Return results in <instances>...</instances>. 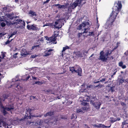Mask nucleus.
Here are the masks:
<instances>
[{
  "mask_svg": "<svg viewBox=\"0 0 128 128\" xmlns=\"http://www.w3.org/2000/svg\"><path fill=\"white\" fill-rule=\"evenodd\" d=\"M100 82V81H96V82H94V84L98 83H99Z\"/></svg>",
  "mask_w": 128,
  "mask_h": 128,
  "instance_id": "nucleus-55",
  "label": "nucleus"
},
{
  "mask_svg": "<svg viewBox=\"0 0 128 128\" xmlns=\"http://www.w3.org/2000/svg\"><path fill=\"white\" fill-rule=\"evenodd\" d=\"M53 114V112H50L46 113V114L44 115V117H46L48 116H51Z\"/></svg>",
  "mask_w": 128,
  "mask_h": 128,
  "instance_id": "nucleus-24",
  "label": "nucleus"
},
{
  "mask_svg": "<svg viewBox=\"0 0 128 128\" xmlns=\"http://www.w3.org/2000/svg\"><path fill=\"white\" fill-rule=\"evenodd\" d=\"M18 53H16L13 56V57H14V56H16L18 54Z\"/></svg>",
  "mask_w": 128,
  "mask_h": 128,
  "instance_id": "nucleus-58",
  "label": "nucleus"
},
{
  "mask_svg": "<svg viewBox=\"0 0 128 128\" xmlns=\"http://www.w3.org/2000/svg\"><path fill=\"white\" fill-rule=\"evenodd\" d=\"M43 33V31L42 32L40 33V35H42V34Z\"/></svg>",
  "mask_w": 128,
  "mask_h": 128,
  "instance_id": "nucleus-62",
  "label": "nucleus"
},
{
  "mask_svg": "<svg viewBox=\"0 0 128 128\" xmlns=\"http://www.w3.org/2000/svg\"><path fill=\"white\" fill-rule=\"evenodd\" d=\"M70 70L72 73H78V75L81 76L82 70L80 66L78 65H76L74 67H70Z\"/></svg>",
  "mask_w": 128,
  "mask_h": 128,
  "instance_id": "nucleus-5",
  "label": "nucleus"
},
{
  "mask_svg": "<svg viewBox=\"0 0 128 128\" xmlns=\"http://www.w3.org/2000/svg\"><path fill=\"white\" fill-rule=\"evenodd\" d=\"M35 98V97L34 96H30V100H32V99H34Z\"/></svg>",
  "mask_w": 128,
  "mask_h": 128,
  "instance_id": "nucleus-48",
  "label": "nucleus"
},
{
  "mask_svg": "<svg viewBox=\"0 0 128 128\" xmlns=\"http://www.w3.org/2000/svg\"><path fill=\"white\" fill-rule=\"evenodd\" d=\"M120 120V118H118L116 119V121H119Z\"/></svg>",
  "mask_w": 128,
  "mask_h": 128,
  "instance_id": "nucleus-60",
  "label": "nucleus"
},
{
  "mask_svg": "<svg viewBox=\"0 0 128 128\" xmlns=\"http://www.w3.org/2000/svg\"><path fill=\"white\" fill-rule=\"evenodd\" d=\"M30 78V76H28L27 77H26V78L25 79H23L22 80H28L29 78Z\"/></svg>",
  "mask_w": 128,
  "mask_h": 128,
  "instance_id": "nucleus-50",
  "label": "nucleus"
},
{
  "mask_svg": "<svg viewBox=\"0 0 128 128\" xmlns=\"http://www.w3.org/2000/svg\"><path fill=\"white\" fill-rule=\"evenodd\" d=\"M14 14H9L7 15L8 17L11 20L15 18V20H16V18H18V17L14 16Z\"/></svg>",
  "mask_w": 128,
  "mask_h": 128,
  "instance_id": "nucleus-18",
  "label": "nucleus"
},
{
  "mask_svg": "<svg viewBox=\"0 0 128 128\" xmlns=\"http://www.w3.org/2000/svg\"><path fill=\"white\" fill-rule=\"evenodd\" d=\"M20 81V80L18 79H13L12 80L11 86L13 88H15L16 90H17L16 88H17L18 90H20L21 88V87L19 85V83H18Z\"/></svg>",
  "mask_w": 128,
  "mask_h": 128,
  "instance_id": "nucleus-6",
  "label": "nucleus"
},
{
  "mask_svg": "<svg viewBox=\"0 0 128 128\" xmlns=\"http://www.w3.org/2000/svg\"><path fill=\"white\" fill-rule=\"evenodd\" d=\"M81 108L83 111V113H84V111L86 109V108L84 107H82Z\"/></svg>",
  "mask_w": 128,
  "mask_h": 128,
  "instance_id": "nucleus-40",
  "label": "nucleus"
},
{
  "mask_svg": "<svg viewBox=\"0 0 128 128\" xmlns=\"http://www.w3.org/2000/svg\"><path fill=\"white\" fill-rule=\"evenodd\" d=\"M26 112L25 114L24 118H21L19 120H16L14 121V122L16 123L14 125H16L18 124V122H24V120L26 118L30 119L32 116V117H39L40 118L41 117V116L39 115V116H32L31 114V112L32 111V109L29 108H26Z\"/></svg>",
  "mask_w": 128,
  "mask_h": 128,
  "instance_id": "nucleus-2",
  "label": "nucleus"
},
{
  "mask_svg": "<svg viewBox=\"0 0 128 128\" xmlns=\"http://www.w3.org/2000/svg\"><path fill=\"white\" fill-rule=\"evenodd\" d=\"M52 49H50L46 50V51H47V52L48 54H52Z\"/></svg>",
  "mask_w": 128,
  "mask_h": 128,
  "instance_id": "nucleus-29",
  "label": "nucleus"
},
{
  "mask_svg": "<svg viewBox=\"0 0 128 128\" xmlns=\"http://www.w3.org/2000/svg\"><path fill=\"white\" fill-rule=\"evenodd\" d=\"M124 79H121L120 80L119 82L120 83H122L124 82Z\"/></svg>",
  "mask_w": 128,
  "mask_h": 128,
  "instance_id": "nucleus-39",
  "label": "nucleus"
},
{
  "mask_svg": "<svg viewBox=\"0 0 128 128\" xmlns=\"http://www.w3.org/2000/svg\"><path fill=\"white\" fill-rule=\"evenodd\" d=\"M90 24L89 22H83L77 27V29L78 30H84L82 32L84 35H87L90 30Z\"/></svg>",
  "mask_w": 128,
  "mask_h": 128,
  "instance_id": "nucleus-3",
  "label": "nucleus"
},
{
  "mask_svg": "<svg viewBox=\"0 0 128 128\" xmlns=\"http://www.w3.org/2000/svg\"><path fill=\"white\" fill-rule=\"evenodd\" d=\"M78 5H79L78 4L77 2H76V1L75 2H74L72 4H71L70 6H69L68 5V7L66 8V9H68V12H71L72 11V9H74Z\"/></svg>",
  "mask_w": 128,
  "mask_h": 128,
  "instance_id": "nucleus-10",
  "label": "nucleus"
},
{
  "mask_svg": "<svg viewBox=\"0 0 128 128\" xmlns=\"http://www.w3.org/2000/svg\"><path fill=\"white\" fill-rule=\"evenodd\" d=\"M100 54L99 58L98 59L101 60L103 62H106L108 60V57L106 56L103 51H101Z\"/></svg>",
  "mask_w": 128,
  "mask_h": 128,
  "instance_id": "nucleus-11",
  "label": "nucleus"
},
{
  "mask_svg": "<svg viewBox=\"0 0 128 128\" xmlns=\"http://www.w3.org/2000/svg\"><path fill=\"white\" fill-rule=\"evenodd\" d=\"M111 34L114 38H117L119 35V32L117 30H116L112 33Z\"/></svg>",
  "mask_w": 128,
  "mask_h": 128,
  "instance_id": "nucleus-17",
  "label": "nucleus"
},
{
  "mask_svg": "<svg viewBox=\"0 0 128 128\" xmlns=\"http://www.w3.org/2000/svg\"><path fill=\"white\" fill-rule=\"evenodd\" d=\"M88 98H87V100L88 101L90 100V103L93 104L94 106L96 108L98 109L101 104V103L99 102L98 100H97L96 97L90 96L88 97Z\"/></svg>",
  "mask_w": 128,
  "mask_h": 128,
  "instance_id": "nucleus-4",
  "label": "nucleus"
},
{
  "mask_svg": "<svg viewBox=\"0 0 128 128\" xmlns=\"http://www.w3.org/2000/svg\"><path fill=\"white\" fill-rule=\"evenodd\" d=\"M124 54L125 55L128 56V51H126V52L124 53Z\"/></svg>",
  "mask_w": 128,
  "mask_h": 128,
  "instance_id": "nucleus-52",
  "label": "nucleus"
},
{
  "mask_svg": "<svg viewBox=\"0 0 128 128\" xmlns=\"http://www.w3.org/2000/svg\"><path fill=\"white\" fill-rule=\"evenodd\" d=\"M69 48H70L68 46H66L63 47L62 52H64L65 51L66 49H69Z\"/></svg>",
  "mask_w": 128,
  "mask_h": 128,
  "instance_id": "nucleus-25",
  "label": "nucleus"
},
{
  "mask_svg": "<svg viewBox=\"0 0 128 128\" xmlns=\"http://www.w3.org/2000/svg\"><path fill=\"white\" fill-rule=\"evenodd\" d=\"M28 54L26 49L22 48L21 51V55L22 56L26 55Z\"/></svg>",
  "mask_w": 128,
  "mask_h": 128,
  "instance_id": "nucleus-19",
  "label": "nucleus"
},
{
  "mask_svg": "<svg viewBox=\"0 0 128 128\" xmlns=\"http://www.w3.org/2000/svg\"><path fill=\"white\" fill-rule=\"evenodd\" d=\"M4 125V122H0V127H1L2 125Z\"/></svg>",
  "mask_w": 128,
  "mask_h": 128,
  "instance_id": "nucleus-38",
  "label": "nucleus"
},
{
  "mask_svg": "<svg viewBox=\"0 0 128 128\" xmlns=\"http://www.w3.org/2000/svg\"><path fill=\"white\" fill-rule=\"evenodd\" d=\"M2 58H3L5 56V53L2 52Z\"/></svg>",
  "mask_w": 128,
  "mask_h": 128,
  "instance_id": "nucleus-44",
  "label": "nucleus"
},
{
  "mask_svg": "<svg viewBox=\"0 0 128 128\" xmlns=\"http://www.w3.org/2000/svg\"><path fill=\"white\" fill-rule=\"evenodd\" d=\"M83 34H84L82 32L78 34V36L79 38L81 36H83Z\"/></svg>",
  "mask_w": 128,
  "mask_h": 128,
  "instance_id": "nucleus-34",
  "label": "nucleus"
},
{
  "mask_svg": "<svg viewBox=\"0 0 128 128\" xmlns=\"http://www.w3.org/2000/svg\"><path fill=\"white\" fill-rule=\"evenodd\" d=\"M18 0H15V2L16 3H18Z\"/></svg>",
  "mask_w": 128,
  "mask_h": 128,
  "instance_id": "nucleus-61",
  "label": "nucleus"
},
{
  "mask_svg": "<svg viewBox=\"0 0 128 128\" xmlns=\"http://www.w3.org/2000/svg\"><path fill=\"white\" fill-rule=\"evenodd\" d=\"M92 85L90 84L88 86L86 87V88H92Z\"/></svg>",
  "mask_w": 128,
  "mask_h": 128,
  "instance_id": "nucleus-41",
  "label": "nucleus"
},
{
  "mask_svg": "<svg viewBox=\"0 0 128 128\" xmlns=\"http://www.w3.org/2000/svg\"><path fill=\"white\" fill-rule=\"evenodd\" d=\"M106 80V78H104L100 79V78L99 79V80L100 81V82H104Z\"/></svg>",
  "mask_w": 128,
  "mask_h": 128,
  "instance_id": "nucleus-30",
  "label": "nucleus"
},
{
  "mask_svg": "<svg viewBox=\"0 0 128 128\" xmlns=\"http://www.w3.org/2000/svg\"><path fill=\"white\" fill-rule=\"evenodd\" d=\"M88 50H85L84 52V53H87L88 52Z\"/></svg>",
  "mask_w": 128,
  "mask_h": 128,
  "instance_id": "nucleus-59",
  "label": "nucleus"
},
{
  "mask_svg": "<svg viewBox=\"0 0 128 128\" xmlns=\"http://www.w3.org/2000/svg\"><path fill=\"white\" fill-rule=\"evenodd\" d=\"M9 96V95L8 94H3L2 96L0 97V104H2V101H4L5 99H7Z\"/></svg>",
  "mask_w": 128,
  "mask_h": 128,
  "instance_id": "nucleus-16",
  "label": "nucleus"
},
{
  "mask_svg": "<svg viewBox=\"0 0 128 128\" xmlns=\"http://www.w3.org/2000/svg\"><path fill=\"white\" fill-rule=\"evenodd\" d=\"M105 55H106V56H108L110 54V53H109V52H106V53L104 54Z\"/></svg>",
  "mask_w": 128,
  "mask_h": 128,
  "instance_id": "nucleus-45",
  "label": "nucleus"
},
{
  "mask_svg": "<svg viewBox=\"0 0 128 128\" xmlns=\"http://www.w3.org/2000/svg\"><path fill=\"white\" fill-rule=\"evenodd\" d=\"M39 45H36L35 46H34L32 47V49L31 50H33V49H36V48L37 47H38V48L39 47Z\"/></svg>",
  "mask_w": 128,
  "mask_h": 128,
  "instance_id": "nucleus-32",
  "label": "nucleus"
},
{
  "mask_svg": "<svg viewBox=\"0 0 128 128\" xmlns=\"http://www.w3.org/2000/svg\"><path fill=\"white\" fill-rule=\"evenodd\" d=\"M6 25V24L4 22H2L1 23V26L2 27H4Z\"/></svg>",
  "mask_w": 128,
  "mask_h": 128,
  "instance_id": "nucleus-35",
  "label": "nucleus"
},
{
  "mask_svg": "<svg viewBox=\"0 0 128 128\" xmlns=\"http://www.w3.org/2000/svg\"><path fill=\"white\" fill-rule=\"evenodd\" d=\"M94 55V54H92L90 56V58L92 57Z\"/></svg>",
  "mask_w": 128,
  "mask_h": 128,
  "instance_id": "nucleus-64",
  "label": "nucleus"
},
{
  "mask_svg": "<svg viewBox=\"0 0 128 128\" xmlns=\"http://www.w3.org/2000/svg\"><path fill=\"white\" fill-rule=\"evenodd\" d=\"M32 78L33 80H36L37 79V78L35 77H34L33 76H32Z\"/></svg>",
  "mask_w": 128,
  "mask_h": 128,
  "instance_id": "nucleus-51",
  "label": "nucleus"
},
{
  "mask_svg": "<svg viewBox=\"0 0 128 128\" xmlns=\"http://www.w3.org/2000/svg\"><path fill=\"white\" fill-rule=\"evenodd\" d=\"M113 119L111 120V122H114L116 121V119L112 118Z\"/></svg>",
  "mask_w": 128,
  "mask_h": 128,
  "instance_id": "nucleus-43",
  "label": "nucleus"
},
{
  "mask_svg": "<svg viewBox=\"0 0 128 128\" xmlns=\"http://www.w3.org/2000/svg\"><path fill=\"white\" fill-rule=\"evenodd\" d=\"M50 0H46V1L44 2V4H46Z\"/></svg>",
  "mask_w": 128,
  "mask_h": 128,
  "instance_id": "nucleus-49",
  "label": "nucleus"
},
{
  "mask_svg": "<svg viewBox=\"0 0 128 128\" xmlns=\"http://www.w3.org/2000/svg\"><path fill=\"white\" fill-rule=\"evenodd\" d=\"M118 65L119 66L121 67L123 69H125L126 68V66L125 65H123V63L122 61L119 62Z\"/></svg>",
  "mask_w": 128,
  "mask_h": 128,
  "instance_id": "nucleus-21",
  "label": "nucleus"
},
{
  "mask_svg": "<svg viewBox=\"0 0 128 128\" xmlns=\"http://www.w3.org/2000/svg\"><path fill=\"white\" fill-rule=\"evenodd\" d=\"M35 84H42V82L40 81H36L35 82Z\"/></svg>",
  "mask_w": 128,
  "mask_h": 128,
  "instance_id": "nucleus-36",
  "label": "nucleus"
},
{
  "mask_svg": "<svg viewBox=\"0 0 128 128\" xmlns=\"http://www.w3.org/2000/svg\"><path fill=\"white\" fill-rule=\"evenodd\" d=\"M110 90H111L112 91V92H113L114 91V90H113L112 89V87H111L110 88Z\"/></svg>",
  "mask_w": 128,
  "mask_h": 128,
  "instance_id": "nucleus-54",
  "label": "nucleus"
},
{
  "mask_svg": "<svg viewBox=\"0 0 128 128\" xmlns=\"http://www.w3.org/2000/svg\"><path fill=\"white\" fill-rule=\"evenodd\" d=\"M0 20L1 21H5L6 19H5L3 16L0 17Z\"/></svg>",
  "mask_w": 128,
  "mask_h": 128,
  "instance_id": "nucleus-31",
  "label": "nucleus"
},
{
  "mask_svg": "<svg viewBox=\"0 0 128 128\" xmlns=\"http://www.w3.org/2000/svg\"><path fill=\"white\" fill-rule=\"evenodd\" d=\"M82 104L84 106H86L87 104L86 102H83L82 103Z\"/></svg>",
  "mask_w": 128,
  "mask_h": 128,
  "instance_id": "nucleus-47",
  "label": "nucleus"
},
{
  "mask_svg": "<svg viewBox=\"0 0 128 128\" xmlns=\"http://www.w3.org/2000/svg\"><path fill=\"white\" fill-rule=\"evenodd\" d=\"M40 41H42L44 40L43 39V38H40Z\"/></svg>",
  "mask_w": 128,
  "mask_h": 128,
  "instance_id": "nucleus-57",
  "label": "nucleus"
},
{
  "mask_svg": "<svg viewBox=\"0 0 128 128\" xmlns=\"http://www.w3.org/2000/svg\"><path fill=\"white\" fill-rule=\"evenodd\" d=\"M13 39H12L10 40H8L7 41H6V42H5V44H9L10 42Z\"/></svg>",
  "mask_w": 128,
  "mask_h": 128,
  "instance_id": "nucleus-37",
  "label": "nucleus"
},
{
  "mask_svg": "<svg viewBox=\"0 0 128 128\" xmlns=\"http://www.w3.org/2000/svg\"><path fill=\"white\" fill-rule=\"evenodd\" d=\"M76 112L78 113H83V111L81 108H77Z\"/></svg>",
  "mask_w": 128,
  "mask_h": 128,
  "instance_id": "nucleus-26",
  "label": "nucleus"
},
{
  "mask_svg": "<svg viewBox=\"0 0 128 128\" xmlns=\"http://www.w3.org/2000/svg\"><path fill=\"white\" fill-rule=\"evenodd\" d=\"M17 32L15 31H14L13 33H12L11 34L10 36H9L8 38H12L13 36L16 34V33Z\"/></svg>",
  "mask_w": 128,
  "mask_h": 128,
  "instance_id": "nucleus-27",
  "label": "nucleus"
},
{
  "mask_svg": "<svg viewBox=\"0 0 128 128\" xmlns=\"http://www.w3.org/2000/svg\"><path fill=\"white\" fill-rule=\"evenodd\" d=\"M57 98L58 99H60V97L59 96H58L57 97Z\"/></svg>",
  "mask_w": 128,
  "mask_h": 128,
  "instance_id": "nucleus-63",
  "label": "nucleus"
},
{
  "mask_svg": "<svg viewBox=\"0 0 128 128\" xmlns=\"http://www.w3.org/2000/svg\"><path fill=\"white\" fill-rule=\"evenodd\" d=\"M30 16L32 17L35 20H38V16L36 12L32 10H30L29 12Z\"/></svg>",
  "mask_w": 128,
  "mask_h": 128,
  "instance_id": "nucleus-14",
  "label": "nucleus"
},
{
  "mask_svg": "<svg viewBox=\"0 0 128 128\" xmlns=\"http://www.w3.org/2000/svg\"><path fill=\"white\" fill-rule=\"evenodd\" d=\"M9 7H10V6H9V5H7L6 7L4 8H3L4 10H6V11H8V9H10V8H8Z\"/></svg>",
  "mask_w": 128,
  "mask_h": 128,
  "instance_id": "nucleus-28",
  "label": "nucleus"
},
{
  "mask_svg": "<svg viewBox=\"0 0 128 128\" xmlns=\"http://www.w3.org/2000/svg\"><path fill=\"white\" fill-rule=\"evenodd\" d=\"M111 125H110V126H104V124H99L98 125H97L96 126H98V127L100 128H110L111 126Z\"/></svg>",
  "mask_w": 128,
  "mask_h": 128,
  "instance_id": "nucleus-23",
  "label": "nucleus"
},
{
  "mask_svg": "<svg viewBox=\"0 0 128 128\" xmlns=\"http://www.w3.org/2000/svg\"><path fill=\"white\" fill-rule=\"evenodd\" d=\"M44 56H49L50 55V54H48L47 52V51H46L44 52Z\"/></svg>",
  "mask_w": 128,
  "mask_h": 128,
  "instance_id": "nucleus-33",
  "label": "nucleus"
},
{
  "mask_svg": "<svg viewBox=\"0 0 128 128\" xmlns=\"http://www.w3.org/2000/svg\"><path fill=\"white\" fill-rule=\"evenodd\" d=\"M58 120V119L56 118H50L48 119H46L44 120V121L42 120H40L39 122V124L40 125H42V123L44 124V122L45 123H46L48 124H52L54 122H56Z\"/></svg>",
  "mask_w": 128,
  "mask_h": 128,
  "instance_id": "nucleus-9",
  "label": "nucleus"
},
{
  "mask_svg": "<svg viewBox=\"0 0 128 128\" xmlns=\"http://www.w3.org/2000/svg\"><path fill=\"white\" fill-rule=\"evenodd\" d=\"M27 28L28 30H32L34 31L38 29L37 26L34 24L31 26L28 25Z\"/></svg>",
  "mask_w": 128,
  "mask_h": 128,
  "instance_id": "nucleus-15",
  "label": "nucleus"
},
{
  "mask_svg": "<svg viewBox=\"0 0 128 128\" xmlns=\"http://www.w3.org/2000/svg\"><path fill=\"white\" fill-rule=\"evenodd\" d=\"M46 92H47L48 93H50L51 94H52V93L51 92H52L51 90H48L46 91ZM53 94H54V93H53Z\"/></svg>",
  "mask_w": 128,
  "mask_h": 128,
  "instance_id": "nucleus-42",
  "label": "nucleus"
},
{
  "mask_svg": "<svg viewBox=\"0 0 128 128\" xmlns=\"http://www.w3.org/2000/svg\"><path fill=\"white\" fill-rule=\"evenodd\" d=\"M22 25H23L24 26H25V22L24 20H20V19H17L15 20L13 22V23H12V24H20Z\"/></svg>",
  "mask_w": 128,
  "mask_h": 128,
  "instance_id": "nucleus-13",
  "label": "nucleus"
},
{
  "mask_svg": "<svg viewBox=\"0 0 128 128\" xmlns=\"http://www.w3.org/2000/svg\"><path fill=\"white\" fill-rule=\"evenodd\" d=\"M59 32L58 31L54 32V35L50 38H48L47 36H45V38L46 39L48 40V43H50L52 42H54L55 41L56 38V37L57 36H58Z\"/></svg>",
  "mask_w": 128,
  "mask_h": 128,
  "instance_id": "nucleus-8",
  "label": "nucleus"
},
{
  "mask_svg": "<svg viewBox=\"0 0 128 128\" xmlns=\"http://www.w3.org/2000/svg\"><path fill=\"white\" fill-rule=\"evenodd\" d=\"M116 70V71L114 72L113 73V74H112L114 76V75H115L116 74V70Z\"/></svg>",
  "mask_w": 128,
  "mask_h": 128,
  "instance_id": "nucleus-56",
  "label": "nucleus"
},
{
  "mask_svg": "<svg viewBox=\"0 0 128 128\" xmlns=\"http://www.w3.org/2000/svg\"><path fill=\"white\" fill-rule=\"evenodd\" d=\"M68 5L69 4L68 3H65L64 5H61L58 4H54L53 5V6L54 7H57L58 9H64V10L66 9V8L68 7Z\"/></svg>",
  "mask_w": 128,
  "mask_h": 128,
  "instance_id": "nucleus-12",
  "label": "nucleus"
},
{
  "mask_svg": "<svg viewBox=\"0 0 128 128\" xmlns=\"http://www.w3.org/2000/svg\"><path fill=\"white\" fill-rule=\"evenodd\" d=\"M94 35V32H89L87 35L83 34V37H88L89 36H93Z\"/></svg>",
  "mask_w": 128,
  "mask_h": 128,
  "instance_id": "nucleus-20",
  "label": "nucleus"
},
{
  "mask_svg": "<svg viewBox=\"0 0 128 128\" xmlns=\"http://www.w3.org/2000/svg\"><path fill=\"white\" fill-rule=\"evenodd\" d=\"M117 4V6L113 8V11L110 15L109 20L107 21L105 24V28L108 30H110L111 29L112 22L115 20L119 11L120 10L122 7L120 1H118Z\"/></svg>",
  "mask_w": 128,
  "mask_h": 128,
  "instance_id": "nucleus-1",
  "label": "nucleus"
},
{
  "mask_svg": "<svg viewBox=\"0 0 128 128\" xmlns=\"http://www.w3.org/2000/svg\"><path fill=\"white\" fill-rule=\"evenodd\" d=\"M14 108L11 106H6L5 107L2 105L1 110L2 112L4 115H5L8 113L6 110L12 113V111L13 110Z\"/></svg>",
  "mask_w": 128,
  "mask_h": 128,
  "instance_id": "nucleus-7",
  "label": "nucleus"
},
{
  "mask_svg": "<svg viewBox=\"0 0 128 128\" xmlns=\"http://www.w3.org/2000/svg\"><path fill=\"white\" fill-rule=\"evenodd\" d=\"M121 104L122 106H126V105L123 102H122L121 103Z\"/></svg>",
  "mask_w": 128,
  "mask_h": 128,
  "instance_id": "nucleus-53",
  "label": "nucleus"
},
{
  "mask_svg": "<svg viewBox=\"0 0 128 128\" xmlns=\"http://www.w3.org/2000/svg\"><path fill=\"white\" fill-rule=\"evenodd\" d=\"M55 24L54 25V27L57 28H58V29H59V28H61L62 26L60 25H57L58 24V21H56L55 22Z\"/></svg>",
  "mask_w": 128,
  "mask_h": 128,
  "instance_id": "nucleus-22",
  "label": "nucleus"
},
{
  "mask_svg": "<svg viewBox=\"0 0 128 128\" xmlns=\"http://www.w3.org/2000/svg\"><path fill=\"white\" fill-rule=\"evenodd\" d=\"M37 56V55H32L31 56L32 58H34L36 57Z\"/></svg>",
  "mask_w": 128,
  "mask_h": 128,
  "instance_id": "nucleus-46",
  "label": "nucleus"
}]
</instances>
